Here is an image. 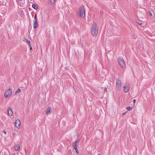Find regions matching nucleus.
I'll return each instance as SVG.
<instances>
[{"label":"nucleus","mask_w":155,"mask_h":155,"mask_svg":"<svg viewBox=\"0 0 155 155\" xmlns=\"http://www.w3.org/2000/svg\"><path fill=\"white\" fill-rule=\"evenodd\" d=\"M91 33L93 37L97 36L98 33V28L96 23L93 22L91 28Z\"/></svg>","instance_id":"f257e3e1"},{"label":"nucleus","mask_w":155,"mask_h":155,"mask_svg":"<svg viewBox=\"0 0 155 155\" xmlns=\"http://www.w3.org/2000/svg\"><path fill=\"white\" fill-rule=\"evenodd\" d=\"M10 95H11L12 94V90H11V89H10Z\"/></svg>","instance_id":"c756f323"},{"label":"nucleus","mask_w":155,"mask_h":155,"mask_svg":"<svg viewBox=\"0 0 155 155\" xmlns=\"http://www.w3.org/2000/svg\"><path fill=\"white\" fill-rule=\"evenodd\" d=\"M52 111V109L51 107H49L47 108L46 114L47 115H48Z\"/></svg>","instance_id":"0eeeda50"},{"label":"nucleus","mask_w":155,"mask_h":155,"mask_svg":"<svg viewBox=\"0 0 155 155\" xmlns=\"http://www.w3.org/2000/svg\"><path fill=\"white\" fill-rule=\"evenodd\" d=\"M133 108V107H131L130 106H128L126 107L128 111H130Z\"/></svg>","instance_id":"dca6fc26"},{"label":"nucleus","mask_w":155,"mask_h":155,"mask_svg":"<svg viewBox=\"0 0 155 155\" xmlns=\"http://www.w3.org/2000/svg\"><path fill=\"white\" fill-rule=\"evenodd\" d=\"M34 19L35 20H36V21H37V15L36 14H35Z\"/></svg>","instance_id":"a211bd4d"},{"label":"nucleus","mask_w":155,"mask_h":155,"mask_svg":"<svg viewBox=\"0 0 155 155\" xmlns=\"http://www.w3.org/2000/svg\"><path fill=\"white\" fill-rule=\"evenodd\" d=\"M24 41L26 42L27 44L29 46H30L31 45V42L30 40L27 39H25Z\"/></svg>","instance_id":"ddd939ff"},{"label":"nucleus","mask_w":155,"mask_h":155,"mask_svg":"<svg viewBox=\"0 0 155 155\" xmlns=\"http://www.w3.org/2000/svg\"><path fill=\"white\" fill-rule=\"evenodd\" d=\"M18 5L21 7H24L25 6V4L24 1L17 2Z\"/></svg>","instance_id":"9d476101"},{"label":"nucleus","mask_w":155,"mask_h":155,"mask_svg":"<svg viewBox=\"0 0 155 155\" xmlns=\"http://www.w3.org/2000/svg\"><path fill=\"white\" fill-rule=\"evenodd\" d=\"M118 62L122 68H123L125 64V61L123 59L121 58H119Z\"/></svg>","instance_id":"39448f33"},{"label":"nucleus","mask_w":155,"mask_h":155,"mask_svg":"<svg viewBox=\"0 0 155 155\" xmlns=\"http://www.w3.org/2000/svg\"><path fill=\"white\" fill-rule=\"evenodd\" d=\"M116 85L117 89L118 90H120L121 89V81L119 79H117Z\"/></svg>","instance_id":"20e7f679"},{"label":"nucleus","mask_w":155,"mask_h":155,"mask_svg":"<svg viewBox=\"0 0 155 155\" xmlns=\"http://www.w3.org/2000/svg\"><path fill=\"white\" fill-rule=\"evenodd\" d=\"M124 88V92L125 93L127 92L130 89V87L129 85H126L125 86H124L123 87Z\"/></svg>","instance_id":"6e6552de"},{"label":"nucleus","mask_w":155,"mask_h":155,"mask_svg":"<svg viewBox=\"0 0 155 155\" xmlns=\"http://www.w3.org/2000/svg\"><path fill=\"white\" fill-rule=\"evenodd\" d=\"M9 110H10V107L8 108V115L10 116V114L9 113Z\"/></svg>","instance_id":"6ab92c4d"},{"label":"nucleus","mask_w":155,"mask_h":155,"mask_svg":"<svg viewBox=\"0 0 155 155\" xmlns=\"http://www.w3.org/2000/svg\"><path fill=\"white\" fill-rule=\"evenodd\" d=\"M78 15L80 16L81 17H82L85 14V9H84V6L82 5L79 8V13L78 12Z\"/></svg>","instance_id":"7ed1b4c3"},{"label":"nucleus","mask_w":155,"mask_h":155,"mask_svg":"<svg viewBox=\"0 0 155 155\" xmlns=\"http://www.w3.org/2000/svg\"><path fill=\"white\" fill-rule=\"evenodd\" d=\"M107 88L106 87H105L104 90V92H107Z\"/></svg>","instance_id":"aec40b11"},{"label":"nucleus","mask_w":155,"mask_h":155,"mask_svg":"<svg viewBox=\"0 0 155 155\" xmlns=\"http://www.w3.org/2000/svg\"><path fill=\"white\" fill-rule=\"evenodd\" d=\"M10 111H11V112L12 113H10V116L12 115V114H13V111L12 109L10 108Z\"/></svg>","instance_id":"412c9836"},{"label":"nucleus","mask_w":155,"mask_h":155,"mask_svg":"<svg viewBox=\"0 0 155 155\" xmlns=\"http://www.w3.org/2000/svg\"><path fill=\"white\" fill-rule=\"evenodd\" d=\"M32 7L35 10H37L38 9V6L35 4H33L32 6Z\"/></svg>","instance_id":"4468645a"},{"label":"nucleus","mask_w":155,"mask_h":155,"mask_svg":"<svg viewBox=\"0 0 155 155\" xmlns=\"http://www.w3.org/2000/svg\"><path fill=\"white\" fill-rule=\"evenodd\" d=\"M14 148L16 151H18L20 148V146L18 144H15L14 146Z\"/></svg>","instance_id":"9b49d317"},{"label":"nucleus","mask_w":155,"mask_h":155,"mask_svg":"<svg viewBox=\"0 0 155 155\" xmlns=\"http://www.w3.org/2000/svg\"><path fill=\"white\" fill-rule=\"evenodd\" d=\"M29 47L30 48V50H31L32 49V47L31 45H30V46H29Z\"/></svg>","instance_id":"b1692460"},{"label":"nucleus","mask_w":155,"mask_h":155,"mask_svg":"<svg viewBox=\"0 0 155 155\" xmlns=\"http://www.w3.org/2000/svg\"><path fill=\"white\" fill-rule=\"evenodd\" d=\"M10 91V88H8L7 91L5 92L4 94V97L5 98H7L8 97L9 95V92Z\"/></svg>","instance_id":"1a4fd4ad"},{"label":"nucleus","mask_w":155,"mask_h":155,"mask_svg":"<svg viewBox=\"0 0 155 155\" xmlns=\"http://www.w3.org/2000/svg\"><path fill=\"white\" fill-rule=\"evenodd\" d=\"M3 132L5 134H6V131H5V130H4Z\"/></svg>","instance_id":"bb28decb"},{"label":"nucleus","mask_w":155,"mask_h":155,"mask_svg":"<svg viewBox=\"0 0 155 155\" xmlns=\"http://www.w3.org/2000/svg\"><path fill=\"white\" fill-rule=\"evenodd\" d=\"M38 21H36V20H35L34 23V28L35 29L36 28L38 27Z\"/></svg>","instance_id":"f8f14e48"},{"label":"nucleus","mask_w":155,"mask_h":155,"mask_svg":"<svg viewBox=\"0 0 155 155\" xmlns=\"http://www.w3.org/2000/svg\"><path fill=\"white\" fill-rule=\"evenodd\" d=\"M10 111H11V112L12 113H10V116L12 115V114H13V111L12 109L10 108Z\"/></svg>","instance_id":"4be33fe9"},{"label":"nucleus","mask_w":155,"mask_h":155,"mask_svg":"<svg viewBox=\"0 0 155 155\" xmlns=\"http://www.w3.org/2000/svg\"><path fill=\"white\" fill-rule=\"evenodd\" d=\"M56 0H50L51 3L52 4H54Z\"/></svg>","instance_id":"f3484780"},{"label":"nucleus","mask_w":155,"mask_h":155,"mask_svg":"<svg viewBox=\"0 0 155 155\" xmlns=\"http://www.w3.org/2000/svg\"><path fill=\"white\" fill-rule=\"evenodd\" d=\"M137 23H138V24L140 25H142V23L141 22H137Z\"/></svg>","instance_id":"393cba45"},{"label":"nucleus","mask_w":155,"mask_h":155,"mask_svg":"<svg viewBox=\"0 0 155 155\" xmlns=\"http://www.w3.org/2000/svg\"><path fill=\"white\" fill-rule=\"evenodd\" d=\"M12 155H16L14 153V154H12Z\"/></svg>","instance_id":"7c9ffc66"},{"label":"nucleus","mask_w":155,"mask_h":155,"mask_svg":"<svg viewBox=\"0 0 155 155\" xmlns=\"http://www.w3.org/2000/svg\"><path fill=\"white\" fill-rule=\"evenodd\" d=\"M149 13L150 16H151L152 15V14L150 12H149Z\"/></svg>","instance_id":"5701e85b"},{"label":"nucleus","mask_w":155,"mask_h":155,"mask_svg":"<svg viewBox=\"0 0 155 155\" xmlns=\"http://www.w3.org/2000/svg\"><path fill=\"white\" fill-rule=\"evenodd\" d=\"M21 91V90L20 88H18L17 89V90L15 91L14 95H16L17 94L19 93Z\"/></svg>","instance_id":"2eb2a0df"},{"label":"nucleus","mask_w":155,"mask_h":155,"mask_svg":"<svg viewBox=\"0 0 155 155\" xmlns=\"http://www.w3.org/2000/svg\"><path fill=\"white\" fill-rule=\"evenodd\" d=\"M136 101V99H134V100H133V102H134V104L135 103Z\"/></svg>","instance_id":"a878e982"},{"label":"nucleus","mask_w":155,"mask_h":155,"mask_svg":"<svg viewBox=\"0 0 155 155\" xmlns=\"http://www.w3.org/2000/svg\"><path fill=\"white\" fill-rule=\"evenodd\" d=\"M23 0H18V1L17 2H22V1H22Z\"/></svg>","instance_id":"c85d7f7f"},{"label":"nucleus","mask_w":155,"mask_h":155,"mask_svg":"<svg viewBox=\"0 0 155 155\" xmlns=\"http://www.w3.org/2000/svg\"><path fill=\"white\" fill-rule=\"evenodd\" d=\"M80 140V139H78L76 140L74 142L72 143V146L73 147L74 149L75 150L77 154L79 153V151L78 149L77 146V143H78Z\"/></svg>","instance_id":"f03ea898"},{"label":"nucleus","mask_w":155,"mask_h":155,"mask_svg":"<svg viewBox=\"0 0 155 155\" xmlns=\"http://www.w3.org/2000/svg\"><path fill=\"white\" fill-rule=\"evenodd\" d=\"M126 114V112L123 113H122V115H125Z\"/></svg>","instance_id":"cd10ccee"},{"label":"nucleus","mask_w":155,"mask_h":155,"mask_svg":"<svg viewBox=\"0 0 155 155\" xmlns=\"http://www.w3.org/2000/svg\"><path fill=\"white\" fill-rule=\"evenodd\" d=\"M21 124L20 121L19 120H15V126L18 128L20 127V125Z\"/></svg>","instance_id":"423d86ee"}]
</instances>
